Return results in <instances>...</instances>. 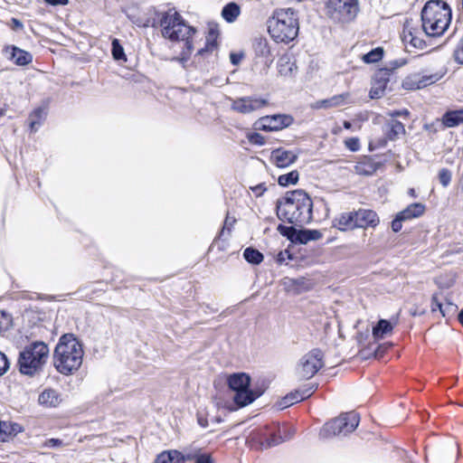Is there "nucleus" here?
<instances>
[{"label": "nucleus", "mask_w": 463, "mask_h": 463, "mask_svg": "<svg viewBox=\"0 0 463 463\" xmlns=\"http://www.w3.org/2000/svg\"><path fill=\"white\" fill-rule=\"evenodd\" d=\"M155 15L150 25L154 28L161 27L164 38L171 42H184L180 56L172 59L184 67L194 49L192 38L196 29L189 25L175 8H169L167 11L156 10Z\"/></svg>", "instance_id": "f257e3e1"}, {"label": "nucleus", "mask_w": 463, "mask_h": 463, "mask_svg": "<svg viewBox=\"0 0 463 463\" xmlns=\"http://www.w3.org/2000/svg\"><path fill=\"white\" fill-rule=\"evenodd\" d=\"M452 10L443 0H428L420 11L421 30L429 37H439L449 29Z\"/></svg>", "instance_id": "f03ea898"}, {"label": "nucleus", "mask_w": 463, "mask_h": 463, "mask_svg": "<svg viewBox=\"0 0 463 463\" xmlns=\"http://www.w3.org/2000/svg\"><path fill=\"white\" fill-rule=\"evenodd\" d=\"M83 354L80 342L72 334L63 335L54 349L53 365L61 374H72L80 367Z\"/></svg>", "instance_id": "7ed1b4c3"}, {"label": "nucleus", "mask_w": 463, "mask_h": 463, "mask_svg": "<svg viewBox=\"0 0 463 463\" xmlns=\"http://www.w3.org/2000/svg\"><path fill=\"white\" fill-rule=\"evenodd\" d=\"M268 32L276 43H289L299 32L298 15L293 8L275 10L267 21Z\"/></svg>", "instance_id": "20e7f679"}, {"label": "nucleus", "mask_w": 463, "mask_h": 463, "mask_svg": "<svg viewBox=\"0 0 463 463\" xmlns=\"http://www.w3.org/2000/svg\"><path fill=\"white\" fill-rule=\"evenodd\" d=\"M228 385L234 392L233 401L240 407H245L253 402L261 396L266 386L262 383L260 385L250 386V378L244 373H233L228 378Z\"/></svg>", "instance_id": "39448f33"}, {"label": "nucleus", "mask_w": 463, "mask_h": 463, "mask_svg": "<svg viewBox=\"0 0 463 463\" xmlns=\"http://www.w3.org/2000/svg\"><path fill=\"white\" fill-rule=\"evenodd\" d=\"M49 348L43 342H33L20 352L18 365L21 373L33 375L46 363Z\"/></svg>", "instance_id": "423d86ee"}, {"label": "nucleus", "mask_w": 463, "mask_h": 463, "mask_svg": "<svg viewBox=\"0 0 463 463\" xmlns=\"http://www.w3.org/2000/svg\"><path fill=\"white\" fill-rule=\"evenodd\" d=\"M359 421L360 417L354 411L342 413L323 426L319 437L321 439H330L335 436H345L358 427Z\"/></svg>", "instance_id": "0eeeda50"}, {"label": "nucleus", "mask_w": 463, "mask_h": 463, "mask_svg": "<svg viewBox=\"0 0 463 463\" xmlns=\"http://www.w3.org/2000/svg\"><path fill=\"white\" fill-rule=\"evenodd\" d=\"M328 16L338 23H349L355 19L359 13L358 0H327Z\"/></svg>", "instance_id": "6e6552de"}, {"label": "nucleus", "mask_w": 463, "mask_h": 463, "mask_svg": "<svg viewBox=\"0 0 463 463\" xmlns=\"http://www.w3.org/2000/svg\"><path fill=\"white\" fill-rule=\"evenodd\" d=\"M323 366L324 354L320 349L316 348L300 358L296 367V373L302 379H310Z\"/></svg>", "instance_id": "1a4fd4ad"}, {"label": "nucleus", "mask_w": 463, "mask_h": 463, "mask_svg": "<svg viewBox=\"0 0 463 463\" xmlns=\"http://www.w3.org/2000/svg\"><path fill=\"white\" fill-rule=\"evenodd\" d=\"M294 118L288 114H273L260 118L255 123V129L271 132L290 127Z\"/></svg>", "instance_id": "9d476101"}, {"label": "nucleus", "mask_w": 463, "mask_h": 463, "mask_svg": "<svg viewBox=\"0 0 463 463\" xmlns=\"http://www.w3.org/2000/svg\"><path fill=\"white\" fill-rule=\"evenodd\" d=\"M284 441L285 438H283L282 434L279 431L278 433H271L268 438L266 429L254 430L250 431L247 437V442L251 443L252 446H259L260 449H267L278 446Z\"/></svg>", "instance_id": "9b49d317"}, {"label": "nucleus", "mask_w": 463, "mask_h": 463, "mask_svg": "<svg viewBox=\"0 0 463 463\" xmlns=\"http://www.w3.org/2000/svg\"><path fill=\"white\" fill-rule=\"evenodd\" d=\"M266 104L267 100L264 99L242 97L233 100L232 109L241 114H249L264 107Z\"/></svg>", "instance_id": "f8f14e48"}, {"label": "nucleus", "mask_w": 463, "mask_h": 463, "mask_svg": "<svg viewBox=\"0 0 463 463\" xmlns=\"http://www.w3.org/2000/svg\"><path fill=\"white\" fill-rule=\"evenodd\" d=\"M316 389L317 385L309 383L306 387L291 392L281 399L278 406L280 409H284L297 402L304 401L305 399L310 397Z\"/></svg>", "instance_id": "ddd939ff"}, {"label": "nucleus", "mask_w": 463, "mask_h": 463, "mask_svg": "<svg viewBox=\"0 0 463 463\" xmlns=\"http://www.w3.org/2000/svg\"><path fill=\"white\" fill-rule=\"evenodd\" d=\"M252 49L255 59H260L267 67L273 61L268 39L262 36L255 37L252 40Z\"/></svg>", "instance_id": "4468645a"}, {"label": "nucleus", "mask_w": 463, "mask_h": 463, "mask_svg": "<svg viewBox=\"0 0 463 463\" xmlns=\"http://www.w3.org/2000/svg\"><path fill=\"white\" fill-rule=\"evenodd\" d=\"M421 31V29L413 27L411 22L406 20L403 24V43H409L411 46L420 50L426 48V41L419 36Z\"/></svg>", "instance_id": "2eb2a0df"}, {"label": "nucleus", "mask_w": 463, "mask_h": 463, "mask_svg": "<svg viewBox=\"0 0 463 463\" xmlns=\"http://www.w3.org/2000/svg\"><path fill=\"white\" fill-rule=\"evenodd\" d=\"M4 52L7 55V59L14 61L17 66H26L32 63L33 54L15 45H6Z\"/></svg>", "instance_id": "dca6fc26"}, {"label": "nucleus", "mask_w": 463, "mask_h": 463, "mask_svg": "<svg viewBox=\"0 0 463 463\" xmlns=\"http://www.w3.org/2000/svg\"><path fill=\"white\" fill-rule=\"evenodd\" d=\"M383 162L377 156H365L355 165V172L361 175H372L380 167Z\"/></svg>", "instance_id": "f3484780"}, {"label": "nucleus", "mask_w": 463, "mask_h": 463, "mask_svg": "<svg viewBox=\"0 0 463 463\" xmlns=\"http://www.w3.org/2000/svg\"><path fill=\"white\" fill-rule=\"evenodd\" d=\"M271 158L279 168H286L298 160V153L279 147L271 152Z\"/></svg>", "instance_id": "a211bd4d"}, {"label": "nucleus", "mask_w": 463, "mask_h": 463, "mask_svg": "<svg viewBox=\"0 0 463 463\" xmlns=\"http://www.w3.org/2000/svg\"><path fill=\"white\" fill-rule=\"evenodd\" d=\"M312 206L313 204H276V211L280 220L291 223L292 221H298V218L294 217V211L297 207H300L306 212H311Z\"/></svg>", "instance_id": "6ab92c4d"}, {"label": "nucleus", "mask_w": 463, "mask_h": 463, "mask_svg": "<svg viewBox=\"0 0 463 463\" xmlns=\"http://www.w3.org/2000/svg\"><path fill=\"white\" fill-rule=\"evenodd\" d=\"M379 223V218L372 210H359L354 212L355 228L375 227Z\"/></svg>", "instance_id": "aec40b11"}, {"label": "nucleus", "mask_w": 463, "mask_h": 463, "mask_svg": "<svg viewBox=\"0 0 463 463\" xmlns=\"http://www.w3.org/2000/svg\"><path fill=\"white\" fill-rule=\"evenodd\" d=\"M219 36V30L217 24H210L208 30V35L206 37L205 45L203 48L200 49L196 56H203L207 52H213L217 48L218 43L217 38Z\"/></svg>", "instance_id": "412c9836"}, {"label": "nucleus", "mask_w": 463, "mask_h": 463, "mask_svg": "<svg viewBox=\"0 0 463 463\" xmlns=\"http://www.w3.org/2000/svg\"><path fill=\"white\" fill-rule=\"evenodd\" d=\"M38 402L48 408L57 407L61 402V397L56 390L45 389L39 395Z\"/></svg>", "instance_id": "4be33fe9"}, {"label": "nucleus", "mask_w": 463, "mask_h": 463, "mask_svg": "<svg viewBox=\"0 0 463 463\" xmlns=\"http://www.w3.org/2000/svg\"><path fill=\"white\" fill-rule=\"evenodd\" d=\"M441 120L445 128H455L463 124V107L458 109L447 110Z\"/></svg>", "instance_id": "5701e85b"}, {"label": "nucleus", "mask_w": 463, "mask_h": 463, "mask_svg": "<svg viewBox=\"0 0 463 463\" xmlns=\"http://www.w3.org/2000/svg\"><path fill=\"white\" fill-rule=\"evenodd\" d=\"M405 133L404 125L397 119H391L386 124L385 137L390 141L396 140L399 135H405Z\"/></svg>", "instance_id": "b1692460"}, {"label": "nucleus", "mask_w": 463, "mask_h": 463, "mask_svg": "<svg viewBox=\"0 0 463 463\" xmlns=\"http://www.w3.org/2000/svg\"><path fill=\"white\" fill-rule=\"evenodd\" d=\"M350 94L345 92L338 95H335L329 99H325L321 100H317L315 109H328L334 108L345 103V99L349 98Z\"/></svg>", "instance_id": "393cba45"}, {"label": "nucleus", "mask_w": 463, "mask_h": 463, "mask_svg": "<svg viewBox=\"0 0 463 463\" xmlns=\"http://www.w3.org/2000/svg\"><path fill=\"white\" fill-rule=\"evenodd\" d=\"M396 321L392 322L386 319H380L375 326L373 327V335L374 339H382L392 333Z\"/></svg>", "instance_id": "a878e982"}, {"label": "nucleus", "mask_w": 463, "mask_h": 463, "mask_svg": "<svg viewBox=\"0 0 463 463\" xmlns=\"http://www.w3.org/2000/svg\"><path fill=\"white\" fill-rule=\"evenodd\" d=\"M424 211V204H409L404 210L399 212L397 215L405 222L420 217L423 214Z\"/></svg>", "instance_id": "bb28decb"}, {"label": "nucleus", "mask_w": 463, "mask_h": 463, "mask_svg": "<svg viewBox=\"0 0 463 463\" xmlns=\"http://www.w3.org/2000/svg\"><path fill=\"white\" fill-rule=\"evenodd\" d=\"M354 224V212L344 213L334 222V226L340 231H347L355 228Z\"/></svg>", "instance_id": "cd10ccee"}, {"label": "nucleus", "mask_w": 463, "mask_h": 463, "mask_svg": "<svg viewBox=\"0 0 463 463\" xmlns=\"http://www.w3.org/2000/svg\"><path fill=\"white\" fill-rule=\"evenodd\" d=\"M241 14V7L235 2L226 4L222 9V17L229 24L236 21Z\"/></svg>", "instance_id": "c85d7f7f"}, {"label": "nucleus", "mask_w": 463, "mask_h": 463, "mask_svg": "<svg viewBox=\"0 0 463 463\" xmlns=\"http://www.w3.org/2000/svg\"><path fill=\"white\" fill-rule=\"evenodd\" d=\"M283 200L284 203H312L309 194L302 189L287 192Z\"/></svg>", "instance_id": "c756f323"}, {"label": "nucleus", "mask_w": 463, "mask_h": 463, "mask_svg": "<svg viewBox=\"0 0 463 463\" xmlns=\"http://www.w3.org/2000/svg\"><path fill=\"white\" fill-rule=\"evenodd\" d=\"M392 76V70L387 67L377 70L373 78V83L386 90Z\"/></svg>", "instance_id": "7c9ffc66"}, {"label": "nucleus", "mask_w": 463, "mask_h": 463, "mask_svg": "<svg viewBox=\"0 0 463 463\" xmlns=\"http://www.w3.org/2000/svg\"><path fill=\"white\" fill-rule=\"evenodd\" d=\"M278 70L281 76H289L294 70H297V66L288 56H282L278 61Z\"/></svg>", "instance_id": "2f4dec72"}, {"label": "nucleus", "mask_w": 463, "mask_h": 463, "mask_svg": "<svg viewBox=\"0 0 463 463\" xmlns=\"http://www.w3.org/2000/svg\"><path fill=\"white\" fill-rule=\"evenodd\" d=\"M111 54L116 61H127V55L124 48L118 38H113L111 41Z\"/></svg>", "instance_id": "473e14b6"}, {"label": "nucleus", "mask_w": 463, "mask_h": 463, "mask_svg": "<svg viewBox=\"0 0 463 463\" xmlns=\"http://www.w3.org/2000/svg\"><path fill=\"white\" fill-rule=\"evenodd\" d=\"M384 54V50L383 47H375L372 49L370 52L364 53L362 57V60L366 64H371L377 62L382 60Z\"/></svg>", "instance_id": "72a5a7b5"}, {"label": "nucleus", "mask_w": 463, "mask_h": 463, "mask_svg": "<svg viewBox=\"0 0 463 463\" xmlns=\"http://www.w3.org/2000/svg\"><path fill=\"white\" fill-rule=\"evenodd\" d=\"M299 174L297 170H292L285 175H281L278 178V184L282 187L289 184H296L298 182Z\"/></svg>", "instance_id": "f704fd0d"}, {"label": "nucleus", "mask_w": 463, "mask_h": 463, "mask_svg": "<svg viewBox=\"0 0 463 463\" xmlns=\"http://www.w3.org/2000/svg\"><path fill=\"white\" fill-rule=\"evenodd\" d=\"M244 259L251 264H260L263 260V254L256 249L246 248L243 252Z\"/></svg>", "instance_id": "c9c22d12"}, {"label": "nucleus", "mask_w": 463, "mask_h": 463, "mask_svg": "<svg viewBox=\"0 0 463 463\" xmlns=\"http://www.w3.org/2000/svg\"><path fill=\"white\" fill-rule=\"evenodd\" d=\"M456 306L452 303H449L446 307H443L442 304L438 300L436 295L432 296L431 298V311L435 312L436 310H439L443 317H446L447 313L449 311H454L456 309Z\"/></svg>", "instance_id": "e433bc0d"}, {"label": "nucleus", "mask_w": 463, "mask_h": 463, "mask_svg": "<svg viewBox=\"0 0 463 463\" xmlns=\"http://www.w3.org/2000/svg\"><path fill=\"white\" fill-rule=\"evenodd\" d=\"M14 426H17V424H13L8 421H0V442L5 441L8 436L14 433Z\"/></svg>", "instance_id": "4c0bfd02"}, {"label": "nucleus", "mask_w": 463, "mask_h": 463, "mask_svg": "<svg viewBox=\"0 0 463 463\" xmlns=\"http://www.w3.org/2000/svg\"><path fill=\"white\" fill-rule=\"evenodd\" d=\"M310 213L311 212H306L304 209H300V207H297L294 211V217H297L298 221H292L291 223L300 225L307 222L310 219Z\"/></svg>", "instance_id": "58836bf2"}, {"label": "nucleus", "mask_w": 463, "mask_h": 463, "mask_svg": "<svg viewBox=\"0 0 463 463\" xmlns=\"http://www.w3.org/2000/svg\"><path fill=\"white\" fill-rule=\"evenodd\" d=\"M278 231L279 232V233L281 235H283L284 237H286L291 242L294 243L297 229H295L292 226H285V225L279 224L278 226Z\"/></svg>", "instance_id": "ea45409f"}, {"label": "nucleus", "mask_w": 463, "mask_h": 463, "mask_svg": "<svg viewBox=\"0 0 463 463\" xmlns=\"http://www.w3.org/2000/svg\"><path fill=\"white\" fill-rule=\"evenodd\" d=\"M168 453L171 458V463H184L186 459L190 460L194 458V457L191 455L184 456L178 450L175 449L168 450Z\"/></svg>", "instance_id": "a19ab883"}, {"label": "nucleus", "mask_w": 463, "mask_h": 463, "mask_svg": "<svg viewBox=\"0 0 463 463\" xmlns=\"http://www.w3.org/2000/svg\"><path fill=\"white\" fill-rule=\"evenodd\" d=\"M452 173L448 168H442L439 172V181L444 186H448L451 181Z\"/></svg>", "instance_id": "79ce46f5"}, {"label": "nucleus", "mask_w": 463, "mask_h": 463, "mask_svg": "<svg viewBox=\"0 0 463 463\" xmlns=\"http://www.w3.org/2000/svg\"><path fill=\"white\" fill-rule=\"evenodd\" d=\"M247 138L251 145L264 146L265 137L258 132H250L247 135Z\"/></svg>", "instance_id": "37998d69"}, {"label": "nucleus", "mask_w": 463, "mask_h": 463, "mask_svg": "<svg viewBox=\"0 0 463 463\" xmlns=\"http://www.w3.org/2000/svg\"><path fill=\"white\" fill-rule=\"evenodd\" d=\"M12 324V317L9 314L0 310V333L4 330H7Z\"/></svg>", "instance_id": "c03bdc74"}, {"label": "nucleus", "mask_w": 463, "mask_h": 463, "mask_svg": "<svg viewBox=\"0 0 463 463\" xmlns=\"http://www.w3.org/2000/svg\"><path fill=\"white\" fill-rule=\"evenodd\" d=\"M309 241V230H297L294 243L306 244Z\"/></svg>", "instance_id": "a18cd8bd"}, {"label": "nucleus", "mask_w": 463, "mask_h": 463, "mask_svg": "<svg viewBox=\"0 0 463 463\" xmlns=\"http://www.w3.org/2000/svg\"><path fill=\"white\" fill-rule=\"evenodd\" d=\"M45 118L44 109L41 107L34 109L29 115V119L38 121L39 124H43Z\"/></svg>", "instance_id": "49530a36"}, {"label": "nucleus", "mask_w": 463, "mask_h": 463, "mask_svg": "<svg viewBox=\"0 0 463 463\" xmlns=\"http://www.w3.org/2000/svg\"><path fill=\"white\" fill-rule=\"evenodd\" d=\"M453 57L457 63L463 65V37L460 39L454 50Z\"/></svg>", "instance_id": "de8ad7c7"}, {"label": "nucleus", "mask_w": 463, "mask_h": 463, "mask_svg": "<svg viewBox=\"0 0 463 463\" xmlns=\"http://www.w3.org/2000/svg\"><path fill=\"white\" fill-rule=\"evenodd\" d=\"M385 89L379 87L373 83V86L369 91V97L372 99H377L384 95Z\"/></svg>", "instance_id": "09e8293b"}, {"label": "nucleus", "mask_w": 463, "mask_h": 463, "mask_svg": "<svg viewBox=\"0 0 463 463\" xmlns=\"http://www.w3.org/2000/svg\"><path fill=\"white\" fill-rule=\"evenodd\" d=\"M346 148L352 152H356L360 149V140L358 137H350L345 141Z\"/></svg>", "instance_id": "8fccbe9b"}, {"label": "nucleus", "mask_w": 463, "mask_h": 463, "mask_svg": "<svg viewBox=\"0 0 463 463\" xmlns=\"http://www.w3.org/2000/svg\"><path fill=\"white\" fill-rule=\"evenodd\" d=\"M235 222H236V219L234 217H232L229 213H227L222 230L220 232L219 237L223 236L225 233V231L230 232L231 229L233 226V224L235 223Z\"/></svg>", "instance_id": "3c124183"}, {"label": "nucleus", "mask_w": 463, "mask_h": 463, "mask_svg": "<svg viewBox=\"0 0 463 463\" xmlns=\"http://www.w3.org/2000/svg\"><path fill=\"white\" fill-rule=\"evenodd\" d=\"M279 432L282 434L283 438H285V441H288L294 437L296 430L293 427L284 426L283 428L279 429Z\"/></svg>", "instance_id": "603ef678"}, {"label": "nucleus", "mask_w": 463, "mask_h": 463, "mask_svg": "<svg viewBox=\"0 0 463 463\" xmlns=\"http://www.w3.org/2000/svg\"><path fill=\"white\" fill-rule=\"evenodd\" d=\"M407 62H408V61L405 58L395 59V60H392V61H391L389 62L390 67H387V68L391 69L392 70V73L393 71H395L396 69L401 68V67L406 65Z\"/></svg>", "instance_id": "864d4df0"}, {"label": "nucleus", "mask_w": 463, "mask_h": 463, "mask_svg": "<svg viewBox=\"0 0 463 463\" xmlns=\"http://www.w3.org/2000/svg\"><path fill=\"white\" fill-rule=\"evenodd\" d=\"M388 115L392 118V119H396V118L399 117H408L410 115V111L407 109H394L389 111Z\"/></svg>", "instance_id": "5fc2aeb1"}, {"label": "nucleus", "mask_w": 463, "mask_h": 463, "mask_svg": "<svg viewBox=\"0 0 463 463\" xmlns=\"http://www.w3.org/2000/svg\"><path fill=\"white\" fill-rule=\"evenodd\" d=\"M417 79H406L402 83L403 89L409 90H420V87H417Z\"/></svg>", "instance_id": "6e6d98bb"}, {"label": "nucleus", "mask_w": 463, "mask_h": 463, "mask_svg": "<svg viewBox=\"0 0 463 463\" xmlns=\"http://www.w3.org/2000/svg\"><path fill=\"white\" fill-rule=\"evenodd\" d=\"M9 368L8 360L4 353L0 351V376L3 375Z\"/></svg>", "instance_id": "4d7b16f0"}, {"label": "nucleus", "mask_w": 463, "mask_h": 463, "mask_svg": "<svg viewBox=\"0 0 463 463\" xmlns=\"http://www.w3.org/2000/svg\"><path fill=\"white\" fill-rule=\"evenodd\" d=\"M404 221L401 218H399V216L396 214L395 218L392 220V223H391V227H392V230L393 232H398L402 230V222Z\"/></svg>", "instance_id": "13d9d810"}, {"label": "nucleus", "mask_w": 463, "mask_h": 463, "mask_svg": "<svg viewBox=\"0 0 463 463\" xmlns=\"http://www.w3.org/2000/svg\"><path fill=\"white\" fill-rule=\"evenodd\" d=\"M154 463H171V458L168 453V450L161 452L156 458L155 459Z\"/></svg>", "instance_id": "bf43d9fd"}, {"label": "nucleus", "mask_w": 463, "mask_h": 463, "mask_svg": "<svg viewBox=\"0 0 463 463\" xmlns=\"http://www.w3.org/2000/svg\"><path fill=\"white\" fill-rule=\"evenodd\" d=\"M446 73V70L443 72H436L433 74L426 75L429 85H431L439 81Z\"/></svg>", "instance_id": "052dcab7"}, {"label": "nucleus", "mask_w": 463, "mask_h": 463, "mask_svg": "<svg viewBox=\"0 0 463 463\" xmlns=\"http://www.w3.org/2000/svg\"><path fill=\"white\" fill-rule=\"evenodd\" d=\"M243 58L242 52H231L230 61L232 65H239Z\"/></svg>", "instance_id": "680f3d73"}, {"label": "nucleus", "mask_w": 463, "mask_h": 463, "mask_svg": "<svg viewBox=\"0 0 463 463\" xmlns=\"http://www.w3.org/2000/svg\"><path fill=\"white\" fill-rule=\"evenodd\" d=\"M250 189L253 192V194L256 195V197H260L267 190V188H266L264 184H259L251 187Z\"/></svg>", "instance_id": "e2e57ef3"}, {"label": "nucleus", "mask_w": 463, "mask_h": 463, "mask_svg": "<svg viewBox=\"0 0 463 463\" xmlns=\"http://www.w3.org/2000/svg\"><path fill=\"white\" fill-rule=\"evenodd\" d=\"M195 463H213L212 457L209 454H201L194 457Z\"/></svg>", "instance_id": "0e129e2a"}, {"label": "nucleus", "mask_w": 463, "mask_h": 463, "mask_svg": "<svg viewBox=\"0 0 463 463\" xmlns=\"http://www.w3.org/2000/svg\"><path fill=\"white\" fill-rule=\"evenodd\" d=\"M45 4L52 6L66 5L69 4V0H43Z\"/></svg>", "instance_id": "69168bd1"}, {"label": "nucleus", "mask_w": 463, "mask_h": 463, "mask_svg": "<svg viewBox=\"0 0 463 463\" xmlns=\"http://www.w3.org/2000/svg\"><path fill=\"white\" fill-rule=\"evenodd\" d=\"M62 445V440L59 439H49L46 440V446L50 448L60 447Z\"/></svg>", "instance_id": "338daca9"}, {"label": "nucleus", "mask_w": 463, "mask_h": 463, "mask_svg": "<svg viewBox=\"0 0 463 463\" xmlns=\"http://www.w3.org/2000/svg\"><path fill=\"white\" fill-rule=\"evenodd\" d=\"M322 238V233L317 230H309V241H317Z\"/></svg>", "instance_id": "774afa93"}]
</instances>
